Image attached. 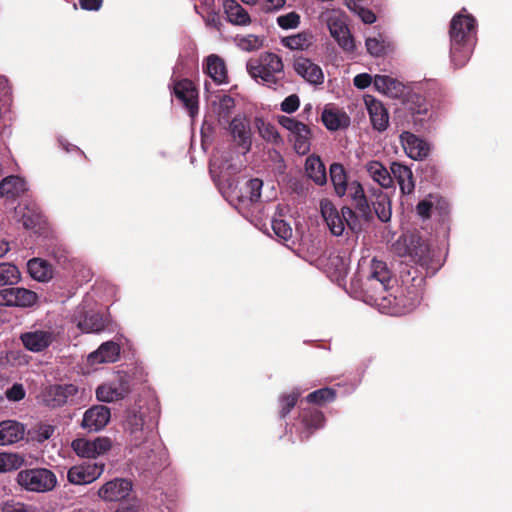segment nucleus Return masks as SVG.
Listing matches in <instances>:
<instances>
[{
	"label": "nucleus",
	"mask_w": 512,
	"mask_h": 512,
	"mask_svg": "<svg viewBox=\"0 0 512 512\" xmlns=\"http://www.w3.org/2000/svg\"><path fill=\"white\" fill-rule=\"evenodd\" d=\"M255 124H256V127L258 129L260 136L265 141L271 142L275 145H279L280 143L283 142L280 134L278 133L276 127L273 124L266 122L262 118H256Z\"/></svg>",
	"instance_id": "a19ab883"
},
{
	"label": "nucleus",
	"mask_w": 512,
	"mask_h": 512,
	"mask_svg": "<svg viewBox=\"0 0 512 512\" xmlns=\"http://www.w3.org/2000/svg\"><path fill=\"white\" fill-rule=\"evenodd\" d=\"M3 512H32V511L22 503H15V504H7L3 508Z\"/></svg>",
	"instance_id": "338daca9"
},
{
	"label": "nucleus",
	"mask_w": 512,
	"mask_h": 512,
	"mask_svg": "<svg viewBox=\"0 0 512 512\" xmlns=\"http://www.w3.org/2000/svg\"><path fill=\"white\" fill-rule=\"evenodd\" d=\"M305 172L315 184L322 186L327 183L325 165L319 156L312 154L306 158Z\"/></svg>",
	"instance_id": "2f4dec72"
},
{
	"label": "nucleus",
	"mask_w": 512,
	"mask_h": 512,
	"mask_svg": "<svg viewBox=\"0 0 512 512\" xmlns=\"http://www.w3.org/2000/svg\"><path fill=\"white\" fill-rule=\"evenodd\" d=\"M392 251L399 257L410 259L421 267L432 266L434 251L426 239L415 232L402 234L393 244Z\"/></svg>",
	"instance_id": "f03ea898"
},
{
	"label": "nucleus",
	"mask_w": 512,
	"mask_h": 512,
	"mask_svg": "<svg viewBox=\"0 0 512 512\" xmlns=\"http://www.w3.org/2000/svg\"><path fill=\"white\" fill-rule=\"evenodd\" d=\"M263 44V40L255 35H248L239 41V46L246 51H254L259 49Z\"/></svg>",
	"instance_id": "6e6d98bb"
},
{
	"label": "nucleus",
	"mask_w": 512,
	"mask_h": 512,
	"mask_svg": "<svg viewBox=\"0 0 512 512\" xmlns=\"http://www.w3.org/2000/svg\"><path fill=\"white\" fill-rule=\"evenodd\" d=\"M54 432L55 427L46 423H39L33 429L34 437L38 442L50 439Z\"/></svg>",
	"instance_id": "603ef678"
},
{
	"label": "nucleus",
	"mask_w": 512,
	"mask_h": 512,
	"mask_svg": "<svg viewBox=\"0 0 512 512\" xmlns=\"http://www.w3.org/2000/svg\"><path fill=\"white\" fill-rule=\"evenodd\" d=\"M129 392L125 382H109L97 387L96 397L100 402H114L123 399Z\"/></svg>",
	"instance_id": "a878e982"
},
{
	"label": "nucleus",
	"mask_w": 512,
	"mask_h": 512,
	"mask_svg": "<svg viewBox=\"0 0 512 512\" xmlns=\"http://www.w3.org/2000/svg\"><path fill=\"white\" fill-rule=\"evenodd\" d=\"M263 186V181L259 178H253L247 181L246 183V196L249 200L254 203L258 202L261 197V189Z\"/></svg>",
	"instance_id": "09e8293b"
},
{
	"label": "nucleus",
	"mask_w": 512,
	"mask_h": 512,
	"mask_svg": "<svg viewBox=\"0 0 512 512\" xmlns=\"http://www.w3.org/2000/svg\"><path fill=\"white\" fill-rule=\"evenodd\" d=\"M102 3L103 0H79L80 7L87 11H98Z\"/></svg>",
	"instance_id": "0e129e2a"
},
{
	"label": "nucleus",
	"mask_w": 512,
	"mask_h": 512,
	"mask_svg": "<svg viewBox=\"0 0 512 512\" xmlns=\"http://www.w3.org/2000/svg\"><path fill=\"white\" fill-rule=\"evenodd\" d=\"M120 345L114 341L102 343L97 350L90 353L88 361L90 364L114 363L120 356Z\"/></svg>",
	"instance_id": "b1692460"
},
{
	"label": "nucleus",
	"mask_w": 512,
	"mask_h": 512,
	"mask_svg": "<svg viewBox=\"0 0 512 512\" xmlns=\"http://www.w3.org/2000/svg\"><path fill=\"white\" fill-rule=\"evenodd\" d=\"M372 83V77L371 75L367 73H361L354 77L353 84L358 89H365L369 87Z\"/></svg>",
	"instance_id": "052dcab7"
},
{
	"label": "nucleus",
	"mask_w": 512,
	"mask_h": 512,
	"mask_svg": "<svg viewBox=\"0 0 512 512\" xmlns=\"http://www.w3.org/2000/svg\"><path fill=\"white\" fill-rule=\"evenodd\" d=\"M204 72L217 84H223L228 81L225 61L216 54H211L206 58Z\"/></svg>",
	"instance_id": "cd10ccee"
},
{
	"label": "nucleus",
	"mask_w": 512,
	"mask_h": 512,
	"mask_svg": "<svg viewBox=\"0 0 512 512\" xmlns=\"http://www.w3.org/2000/svg\"><path fill=\"white\" fill-rule=\"evenodd\" d=\"M320 211L329 230L335 236H341L345 230V225L353 232L361 230V223L356 212L349 206H343L341 212L331 200L325 198L320 201Z\"/></svg>",
	"instance_id": "20e7f679"
},
{
	"label": "nucleus",
	"mask_w": 512,
	"mask_h": 512,
	"mask_svg": "<svg viewBox=\"0 0 512 512\" xmlns=\"http://www.w3.org/2000/svg\"><path fill=\"white\" fill-rule=\"evenodd\" d=\"M300 393L299 392H291L289 394H282L279 398L280 402V410L279 415L281 418H285L291 410L296 406Z\"/></svg>",
	"instance_id": "de8ad7c7"
},
{
	"label": "nucleus",
	"mask_w": 512,
	"mask_h": 512,
	"mask_svg": "<svg viewBox=\"0 0 512 512\" xmlns=\"http://www.w3.org/2000/svg\"><path fill=\"white\" fill-rule=\"evenodd\" d=\"M400 138L403 148L410 158L420 160L428 156L430 149L426 141L407 131L403 132Z\"/></svg>",
	"instance_id": "4be33fe9"
},
{
	"label": "nucleus",
	"mask_w": 512,
	"mask_h": 512,
	"mask_svg": "<svg viewBox=\"0 0 512 512\" xmlns=\"http://www.w3.org/2000/svg\"><path fill=\"white\" fill-rule=\"evenodd\" d=\"M24 463L22 456L13 453H0V472L19 469Z\"/></svg>",
	"instance_id": "49530a36"
},
{
	"label": "nucleus",
	"mask_w": 512,
	"mask_h": 512,
	"mask_svg": "<svg viewBox=\"0 0 512 512\" xmlns=\"http://www.w3.org/2000/svg\"><path fill=\"white\" fill-rule=\"evenodd\" d=\"M105 465L97 462H83L79 465L72 466L67 473L68 481L75 485H85L92 483L98 479L103 471Z\"/></svg>",
	"instance_id": "9b49d317"
},
{
	"label": "nucleus",
	"mask_w": 512,
	"mask_h": 512,
	"mask_svg": "<svg viewBox=\"0 0 512 512\" xmlns=\"http://www.w3.org/2000/svg\"><path fill=\"white\" fill-rule=\"evenodd\" d=\"M373 85L376 90L392 97H397L403 90L400 82L387 75H376Z\"/></svg>",
	"instance_id": "e433bc0d"
},
{
	"label": "nucleus",
	"mask_w": 512,
	"mask_h": 512,
	"mask_svg": "<svg viewBox=\"0 0 512 512\" xmlns=\"http://www.w3.org/2000/svg\"><path fill=\"white\" fill-rule=\"evenodd\" d=\"M294 70L311 84L323 83L324 75L322 69L308 58H297L294 62Z\"/></svg>",
	"instance_id": "5701e85b"
},
{
	"label": "nucleus",
	"mask_w": 512,
	"mask_h": 512,
	"mask_svg": "<svg viewBox=\"0 0 512 512\" xmlns=\"http://www.w3.org/2000/svg\"><path fill=\"white\" fill-rule=\"evenodd\" d=\"M299 417L304 427L301 432V440H307L314 431L322 428L325 423L323 412L314 407L302 408Z\"/></svg>",
	"instance_id": "412c9836"
},
{
	"label": "nucleus",
	"mask_w": 512,
	"mask_h": 512,
	"mask_svg": "<svg viewBox=\"0 0 512 512\" xmlns=\"http://www.w3.org/2000/svg\"><path fill=\"white\" fill-rule=\"evenodd\" d=\"M278 123L290 132V141L293 142V148L299 155H306L311 149V130L310 128L295 118L288 116H279Z\"/></svg>",
	"instance_id": "6e6552de"
},
{
	"label": "nucleus",
	"mask_w": 512,
	"mask_h": 512,
	"mask_svg": "<svg viewBox=\"0 0 512 512\" xmlns=\"http://www.w3.org/2000/svg\"><path fill=\"white\" fill-rule=\"evenodd\" d=\"M372 211L381 222H388L391 219V201L389 196L381 189L373 190Z\"/></svg>",
	"instance_id": "c85d7f7f"
},
{
	"label": "nucleus",
	"mask_w": 512,
	"mask_h": 512,
	"mask_svg": "<svg viewBox=\"0 0 512 512\" xmlns=\"http://www.w3.org/2000/svg\"><path fill=\"white\" fill-rule=\"evenodd\" d=\"M132 490V483L123 478H116L106 482L98 491V495L105 501H121L126 499Z\"/></svg>",
	"instance_id": "6ab92c4d"
},
{
	"label": "nucleus",
	"mask_w": 512,
	"mask_h": 512,
	"mask_svg": "<svg viewBox=\"0 0 512 512\" xmlns=\"http://www.w3.org/2000/svg\"><path fill=\"white\" fill-rule=\"evenodd\" d=\"M365 45L368 53L372 56L380 57L385 53L384 42L378 40L377 38H367Z\"/></svg>",
	"instance_id": "5fc2aeb1"
},
{
	"label": "nucleus",
	"mask_w": 512,
	"mask_h": 512,
	"mask_svg": "<svg viewBox=\"0 0 512 512\" xmlns=\"http://www.w3.org/2000/svg\"><path fill=\"white\" fill-rule=\"evenodd\" d=\"M77 393L78 387L74 384H54L43 389L41 398L46 406L57 408L65 405Z\"/></svg>",
	"instance_id": "9d476101"
},
{
	"label": "nucleus",
	"mask_w": 512,
	"mask_h": 512,
	"mask_svg": "<svg viewBox=\"0 0 512 512\" xmlns=\"http://www.w3.org/2000/svg\"><path fill=\"white\" fill-rule=\"evenodd\" d=\"M286 4V0H263L262 8L266 12L278 11Z\"/></svg>",
	"instance_id": "680f3d73"
},
{
	"label": "nucleus",
	"mask_w": 512,
	"mask_h": 512,
	"mask_svg": "<svg viewBox=\"0 0 512 512\" xmlns=\"http://www.w3.org/2000/svg\"><path fill=\"white\" fill-rule=\"evenodd\" d=\"M281 111L291 114L298 110L300 106V99L298 95L291 94L288 97H286L282 103H281Z\"/></svg>",
	"instance_id": "4d7b16f0"
},
{
	"label": "nucleus",
	"mask_w": 512,
	"mask_h": 512,
	"mask_svg": "<svg viewBox=\"0 0 512 512\" xmlns=\"http://www.w3.org/2000/svg\"><path fill=\"white\" fill-rule=\"evenodd\" d=\"M353 9L365 24H372L376 21V15L370 9L359 7L355 3Z\"/></svg>",
	"instance_id": "bf43d9fd"
},
{
	"label": "nucleus",
	"mask_w": 512,
	"mask_h": 512,
	"mask_svg": "<svg viewBox=\"0 0 512 512\" xmlns=\"http://www.w3.org/2000/svg\"><path fill=\"white\" fill-rule=\"evenodd\" d=\"M40 217L36 214L23 213L21 221L26 229H34L39 224Z\"/></svg>",
	"instance_id": "e2e57ef3"
},
{
	"label": "nucleus",
	"mask_w": 512,
	"mask_h": 512,
	"mask_svg": "<svg viewBox=\"0 0 512 512\" xmlns=\"http://www.w3.org/2000/svg\"><path fill=\"white\" fill-rule=\"evenodd\" d=\"M409 279L402 276L404 287L398 295L394 296V305L403 313L413 311L421 302L423 297L425 277L414 275L411 277V285H407Z\"/></svg>",
	"instance_id": "0eeeda50"
},
{
	"label": "nucleus",
	"mask_w": 512,
	"mask_h": 512,
	"mask_svg": "<svg viewBox=\"0 0 512 512\" xmlns=\"http://www.w3.org/2000/svg\"><path fill=\"white\" fill-rule=\"evenodd\" d=\"M422 172L425 174L426 178L430 177L432 182L438 181V170L435 165L425 164L422 168Z\"/></svg>",
	"instance_id": "69168bd1"
},
{
	"label": "nucleus",
	"mask_w": 512,
	"mask_h": 512,
	"mask_svg": "<svg viewBox=\"0 0 512 512\" xmlns=\"http://www.w3.org/2000/svg\"><path fill=\"white\" fill-rule=\"evenodd\" d=\"M328 28L331 36L345 52L355 50L354 38L345 23L340 20H330Z\"/></svg>",
	"instance_id": "393cba45"
},
{
	"label": "nucleus",
	"mask_w": 512,
	"mask_h": 512,
	"mask_svg": "<svg viewBox=\"0 0 512 512\" xmlns=\"http://www.w3.org/2000/svg\"><path fill=\"white\" fill-rule=\"evenodd\" d=\"M321 118L325 127L330 131H336L342 127L347 126L348 124V118L344 114L340 115L339 113L330 109H325L322 112Z\"/></svg>",
	"instance_id": "79ce46f5"
},
{
	"label": "nucleus",
	"mask_w": 512,
	"mask_h": 512,
	"mask_svg": "<svg viewBox=\"0 0 512 512\" xmlns=\"http://www.w3.org/2000/svg\"><path fill=\"white\" fill-rule=\"evenodd\" d=\"M124 426L125 430L133 438L135 446H138L144 441V419L142 418L141 415L135 412L129 413L125 420Z\"/></svg>",
	"instance_id": "c9c22d12"
},
{
	"label": "nucleus",
	"mask_w": 512,
	"mask_h": 512,
	"mask_svg": "<svg viewBox=\"0 0 512 512\" xmlns=\"http://www.w3.org/2000/svg\"><path fill=\"white\" fill-rule=\"evenodd\" d=\"M25 426L15 420L0 422V445H10L24 438Z\"/></svg>",
	"instance_id": "bb28decb"
},
{
	"label": "nucleus",
	"mask_w": 512,
	"mask_h": 512,
	"mask_svg": "<svg viewBox=\"0 0 512 512\" xmlns=\"http://www.w3.org/2000/svg\"><path fill=\"white\" fill-rule=\"evenodd\" d=\"M71 446L78 456L95 459L110 450L111 441L108 437H97L94 440L78 438L72 441Z\"/></svg>",
	"instance_id": "ddd939ff"
},
{
	"label": "nucleus",
	"mask_w": 512,
	"mask_h": 512,
	"mask_svg": "<svg viewBox=\"0 0 512 512\" xmlns=\"http://www.w3.org/2000/svg\"><path fill=\"white\" fill-rule=\"evenodd\" d=\"M21 281L18 267L10 262L0 263V287L14 286Z\"/></svg>",
	"instance_id": "ea45409f"
},
{
	"label": "nucleus",
	"mask_w": 512,
	"mask_h": 512,
	"mask_svg": "<svg viewBox=\"0 0 512 512\" xmlns=\"http://www.w3.org/2000/svg\"><path fill=\"white\" fill-rule=\"evenodd\" d=\"M107 326L106 320L99 313H91L85 315L84 319L80 320L77 327L84 333H99Z\"/></svg>",
	"instance_id": "58836bf2"
},
{
	"label": "nucleus",
	"mask_w": 512,
	"mask_h": 512,
	"mask_svg": "<svg viewBox=\"0 0 512 512\" xmlns=\"http://www.w3.org/2000/svg\"><path fill=\"white\" fill-rule=\"evenodd\" d=\"M272 229L274 233L283 240H288L292 237V228L285 220L273 219Z\"/></svg>",
	"instance_id": "8fccbe9b"
},
{
	"label": "nucleus",
	"mask_w": 512,
	"mask_h": 512,
	"mask_svg": "<svg viewBox=\"0 0 512 512\" xmlns=\"http://www.w3.org/2000/svg\"><path fill=\"white\" fill-rule=\"evenodd\" d=\"M228 124L234 141L244 150V153L249 152L252 146V133L249 120L245 117L237 116Z\"/></svg>",
	"instance_id": "aec40b11"
},
{
	"label": "nucleus",
	"mask_w": 512,
	"mask_h": 512,
	"mask_svg": "<svg viewBox=\"0 0 512 512\" xmlns=\"http://www.w3.org/2000/svg\"><path fill=\"white\" fill-rule=\"evenodd\" d=\"M336 398V391L332 388L325 387L315 390L306 396V401L311 404L324 405L334 401Z\"/></svg>",
	"instance_id": "c03bdc74"
},
{
	"label": "nucleus",
	"mask_w": 512,
	"mask_h": 512,
	"mask_svg": "<svg viewBox=\"0 0 512 512\" xmlns=\"http://www.w3.org/2000/svg\"><path fill=\"white\" fill-rule=\"evenodd\" d=\"M57 339V334L52 328L24 332L20 335L23 346L34 353L45 351Z\"/></svg>",
	"instance_id": "4468645a"
},
{
	"label": "nucleus",
	"mask_w": 512,
	"mask_h": 512,
	"mask_svg": "<svg viewBox=\"0 0 512 512\" xmlns=\"http://www.w3.org/2000/svg\"><path fill=\"white\" fill-rule=\"evenodd\" d=\"M329 173L336 195L339 197L345 196L350 183L347 181V173L344 166L337 162L332 163Z\"/></svg>",
	"instance_id": "473e14b6"
},
{
	"label": "nucleus",
	"mask_w": 512,
	"mask_h": 512,
	"mask_svg": "<svg viewBox=\"0 0 512 512\" xmlns=\"http://www.w3.org/2000/svg\"><path fill=\"white\" fill-rule=\"evenodd\" d=\"M25 191V182L19 176H8L0 182V196L14 200Z\"/></svg>",
	"instance_id": "72a5a7b5"
},
{
	"label": "nucleus",
	"mask_w": 512,
	"mask_h": 512,
	"mask_svg": "<svg viewBox=\"0 0 512 512\" xmlns=\"http://www.w3.org/2000/svg\"><path fill=\"white\" fill-rule=\"evenodd\" d=\"M435 202L433 201V195L430 194L427 198L421 200L417 206L416 211L419 216L424 219L431 217L432 210L434 209Z\"/></svg>",
	"instance_id": "864d4df0"
},
{
	"label": "nucleus",
	"mask_w": 512,
	"mask_h": 512,
	"mask_svg": "<svg viewBox=\"0 0 512 512\" xmlns=\"http://www.w3.org/2000/svg\"><path fill=\"white\" fill-rule=\"evenodd\" d=\"M235 108V100L230 95H223L219 99L218 104V121L220 124H228L231 122V115Z\"/></svg>",
	"instance_id": "37998d69"
},
{
	"label": "nucleus",
	"mask_w": 512,
	"mask_h": 512,
	"mask_svg": "<svg viewBox=\"0 0 512 512\" xmlns=\"http://www.w3.org/2000/svg\"><path fill=\"white\" fill-rule=\"evenodd\" d=\"M300 23V15L295 12H289L285 15H281L277 18V24L282 29H294L297 28Z\"/></svg>",
	"instance_id": "3c124183"
},
{
	"label": "nucleus",
	"mask_w": 512,
	"mask_h": 512,
	"mask_svg": "<svg viewBox=\"0 0 512 512\" xmlns=\"http://www.w3.org/2000/svg\"><path fill=\"white\" fill-rule=\"evenodd\" d=\"M346 195L351 200L358 219L362 218L364 221L370 222L373 219V211L360 182H350Z\"/></svg>",
	"instance_id": "2eb2a0df"
},
{
	"label": "nucleus",
	"mask_w": 512,
	"mask_h": 512,
	"mask_svg": "<svg viewBox=\"0 0 512 512\" xmlns=\"http://www.w3.org/2000/svg\"><path fill=\"white\" fill-rule=\"evenodd\" d=\"M39 301L38 294L24 287L10 286L0 289V306L15 308H33Z\"/></svg>",
	"instance_id": "1a4fd4ad"
},
{
	"label": "nucleus",
	"mask_w": 512,
	"mask_h": 512,
	"mask_svg": "<svg viewBox=\"0 0 512 512\" xmlns=\"http://www.w3.org/2000/svg\"><path fill=\"white\" fill-rule=\"evenodd\" d=\"M408 122H412L414 129L420 131L424 123L429 119V103L426 99L417 94H410L405 103Z\"/></svg>",
	"instance_id": "f8f14e48"
},
{
	"label": "nucleus",
	"mask_w": 512,
	"mask_h": 512,
	"mask_svg": "<svg viewBox=\"0 0 512 512\" xmlns=\"http://www.w3.org/2000/svg\"><path fill=\"white\" fill-rule=\"evenodd\" d=\"M110 418L111 412L107 406L94 405L85 411L81 426L89 432H97L108 424Z\"/></svg>",
	"instance_id": "f3484780"
},
{
	"label": "nucleus",
	"mask_w": 512,
	"mask_h": 512,
	"mask_svg": "<svg viewBox=\"0 0 512 512\" xmlns=\"http://www.w3.org/2000/svg\"><path fill=\"white\" fill-rule=\"evenodd\" d=\"M223 8L231 24L246 26L251 23L249 13L236 0H224Z\"/></svg>",
	"instance_id": "c756f323"
},
{
	"label": "nucleus",
	"mask_w": 512,
	"mask_h": 512,
	"mask_svg": "<svg viewBox=\"0 0 512 512\" xmlns=\"http://www.w3.org/2000/svg\"><path fill=\"white\" fill-rule=\"evenodd\" d=\"M369 176L383 188H389L393 184L390 172L379 161H370L366 164Z\"/></svg>",
	"instance_id": "f704fd0d"
},
{
	"label": "nucleus",
	"mask_w": 512,
	"mask_h": 512,
	"mask_svg": "<svg viewBox=\"0 0 512 512\" xmlns=\"http://www.w3.org/2000/svg\"><path fill=\"white\" fill-rule=\"evenodd\" d=\"M283 62L277 54L266 52L258 58L250 59L247 62V71L256 81L276 89L282 86L280 81L283 78Z\"/></svg>",
	"instance_id": "7ed1b4c3"
},
{
	"label": "nucleus",
	"mask_w": 512,
	"mask_h": 512,
	"mask_svg": "<svg viewBox=\"0 0 512 512\" xmlns=\"http://www.w3.org/2000/svg\"><path fill=\"white\" fill-rule=\"evenodd\" d=\"M30 276L40 282L48 281L52 277L51 266L40 258L30 259L27 263Z\"/></svg>",
	"instance_id": "4c0bfd02"
},
{
	"label": "nucleus",
	"mask_w": 512,
	"mask_h": 512,
	"mask_svg": "<svg viewBox=\"0 0 512 512\" xmlns=\"http://www.w3.org/2000/svg\"><path fill=\"white\" fill-rule=\"evenodd\" d=\"M433 201L435 202L434 209L440 210L441 212L446 211L448 207V203L446 202V200H444L442 197L438 195H433Z\"/></svg>",
	"instance_id": "774afa93"
},
{
	"label": "nucleus",
	"mask_w": 512,
	"mask_h": 512,
	"mask_svg": "<svg viewBox=\"0 0 512 512\" xmlns=\"http://www.w3.org/2000/svg\"><path fill=\"white\" fill-rule=\"evenodd\" d=\"M391 176L395 178L400 186L401 192L403 194H410L414 190V181L413 174L410 168L407 166L393 162L391 164Z\"/></svg>",
	"instance_id": "7c9ffc66"
},
{
	"label": "nucleus",
	"mask_w": 512,
	"mask_h": 512,
	"mask_svg": "<svg viewBox=\"0 0 512 512\" xmlns=\"http://www.w3.org/2000/svg\"><path fill=\"white\" fill-rule=\"evenodd\" d=\"M364 102L369 114L373 129L384 132L389 126V113L383 103L371 95L364 97Z\"/></svg>",
	"instance_id": "a211bd4d"
},
{
	"label": "nucleus",
	"mask_w": 512,
	"mask_h": 512,
	"mask_svg": "<svg viewBox=\"0 0 512 512\" xmlns=\"http://www.w3.org/2000/svg\"><path fill=\"white\" fill-rule=\"evenodd\" d=\"M173 91L192 117L198 113V91L191 80L182 79L175 82Z\"/></svg>",
	"instance_id": "dca6fc26"
},
{
	"label": "nucleus",
	"mask_w": 512,
	"mask_h": 512,
	"mask_svg": "<svg viewBox=\"0 0 512 512\" xmlns=\"http://www.w3.org/2000/svg\"><path fill=\"white\" fill-rule=\"evenodd\" d=\"M392 272L387 263L373 258L369 267V274L364 283L367 292L371 291V299L375 302L387 300V293L392 282Z\"/></svg>",
	"instance_id": "39448f33"
},
{
	"label": "nucleus",
	"mask_w": 512,
	"mask_h": 512,
	"mask_svg": "<svg viewBox=\"0 0 512 512\" xmlns=\"http://www.w3.org/2000/svg\"><path fill=\"white\" fill-rule=\"evenodd\" d=\"M311 35L302 32L296 35L285 37L282 43L285 47L291 50H303L311 45Z\"/></svg>",
	"instance_id": "a18cd8bd"
},
{
	"label": "nucleus",
	"mask_w": 512,
	"mask_h": 512,
	"mask_svg": "<svg viewBox=\"0 0 512 512\" xmlns=\"http://www.w3.org/2000/svg\"><path fill=\"white\" fill-rule=\"evenodd\" d=\"M6 397L10 401H21L25 398L26 392L22 384L15 383L12 387L7 389Z\"/></svg>",
	"instance_id": "13d9d810"
},
{
	"label": "nucleus",
	"mask_w": 512,
	"mask_h": 512,
	"mask_svg": "<svg viewBox=\"0 0 512 512\" xmlns=\"http://www.w3.org/2000/svg\"><path fill=\"white\" fill-rule=\"evenodd\" d=\"M450 58L456 69L469 61L476 42V20L472 15L458 13L449 28Z\"/></svg>",
	"instance_id": "f257e3e1"
},
{
	"label": "nucleus",
	"mask_w": 512,
	"mask_h": 512,
	"mask_svg": "<svg viewBox=\"0 0 512 512\" xmlns=\"http://www.w3.org/2000/svg\"><path fill=\"white\" fill-rule=\"evenodd\" d=\"M16 481L23 489L38 493L51 491L57 484L56 475L46 468L21 470Z\"/></svg>",
	"instance_id": "423d86ee"
}]
</instances>
